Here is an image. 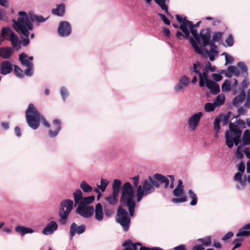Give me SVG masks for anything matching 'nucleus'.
<instances>
[{"mask_svg": "<svg viewBox=\"0 0 250 250\" xmlns=\"http://www.w3.org/2000/svg\"><path fill=\"white\" fill-rule=\"evenodd\" d=\"M237 66L239 68L240 73H242L244 77H247L248 76L247 66L243 62H239L237 63Z\"/></svg>", "mask_w": 250, "mask_h": 250, "instance_id": "72a5a7b5", "label": "nucleus"}, {"mask_svg": "<svg viewBox=\"0 0 250 250\" xmlns=\"http://www.w3.org/2000/svg\"><path fill=\"white\" fill-rule=\"evenodd\" d=\"M225 98L224 96L219 95L217 96L215 101L213 102L216 106H220L224 104Z\"/></svg>", "mask_w": 250, "mask_h": 250, "instance_id": "a19ab883", "label": "nucleus"}, {"mask_svg": "<svg viewBox=\"0 0 250 250\" xmlns=\"http://www.w3.org/2000/svg\"><path fill=\"white\" fill-rule=\"evenodd\" d=\"M13 53L14 51L10 47H3L0 48V57L3 59H9Z\"/></svg>", "mask_w": 250, "mask_h": 250, "instance_id": "412c9836", "label": "nucleus"}, {"mask_svg": "<svg viewBox=\"0 0 250 250\" xmlns=\"http://www.w3.org/2000/svg\"><path fill=\"white\" fill-rule=\"evenodd\" d=\"M188 194L189 197L192 200L190 202V205L191 206L196 205L198 201V198L196 194L191 189L188 190Z\"/></svg>", "mask_w": 250, "mask_h": 250, "instance_id": "e433bc0d", "label": "nucleus"}, {"mask_svg": "<svg viewBox=\"0 0 250 250\" xmlns=\"http://www.w3.org/2000/svg\"><path fill=\"white\" fill-rule=\"evenodd\" d=\"M202 116V113L201 112H199L192 115L189 118L188 124L189 128L191 130H195Z\"/></svg>", "mask_w": 250, "mask_h": 250, "instance_id": "4468645a", "label": "nucleus"}, {"mask_svg": "<svg viewBox=\"0 0 250 250\" xmlns=\"http://www.w3.org/2000/svg\"><path fill=\"white\" fill-rule=\"evenodd\" d=\"M119 194L116 193L114 194L113 192L112 194L108 197L105 198V200L110 205L114 206L117 204L118 202L117 196Z\"/></svg>", "mask_w": 250, "mask_h": 250, "instance_id": "473e14b6", "label": "nucleus"}, {"mask_svg": "<svg viewBox=\"0 0 250 250\" xmlns=\"http://www.w3.org/2000/svg\"><path fill=\"white\" fill-rule=\"evenodd\" d=\"M236 125H237V126H239L240 127L242 128H245L246 127V123L244 121H243L242 119H239L236 120Z\"/></svg>", "mask_w": 250, "mask_h": 250, "instance_id": "bf43d9fd", "label": "nucleus"}, {"mask_svg": "<svg viewBox=\"0 0 250 250\" xmlns=\"http://www.w3.org/2000/svg\"><path fill=\"white\" fill-rule=\"evenodd\" d=\"M201 22V21H199L194 24L192 21H188L186 17H184L183 22L180 26V29L186 34V37L188 38L189 36V31L188 28V26H190L194 28H197L199 26Z\"/></svg>", "mask_w": 250, "mask_h": 250, "instance_id": "9b49d317", "label": "nucleus"}, {"mask_svg": "<svg viewBox=\"0 0 250 250\" xmlns=\"http://www.w3.org/2000/svg\"><path fill=\"white\" fill-rule=\"evenodd\" d=\"M76 212L84 218H88L93 214L94 208L92 206H83L82 204H79Z\"/></svg>", "mask_w": 250, "mask_h": 250, "instance_id": "1a4fd4ad", "label": "nucleus"}, {"mask_svg": "<svg viewBox=\"0 0 250 250\" xmlns=\"http://www.w3.org/2000/svg\"><path fill=\"white\" fill-rule=\"evenodd\" d=\"M19 15L20 17L17 21L15 19L12 20L13 22V27L17 32L21 33L26 37L25 38L22 40L21 42L23 46H27L30 42L28 30H32L33 25L25 12L20 11Z\"/></svg>", "mask_w": 250, "mask_h": 250, "instance_id": "f257e3e1", "label": "nucleus"}, {"mask_svg": "<svg viewBox=\"0 0 250 250\" xmlns=\"http://www.w3.org/2000/svg\"><path fill=\"white\" fill-rule=\"evenodd\" d=\"M189 83V79L184 75L179 80L178 83L175 86L174 90L176 92H179L186 87Z\"/></svg>", "mask_w": 250, "mask_h": 250, "instance_id": "6ab92c4d", "label": "nucleus"}, {"mask_svg": "<svg viewBox=\"0 0 250 250\" xmlns=\"http://www.w3.org/2000/svg\"><path fill=\"white\" fill-rule=\"evenodd\" d=\"M233 236V233L231 231H229L227 233H226L222 238V240L224 241H226L230 238H231Z\"/></svg>", "mask_w": 250, "mask_h": 250, "instance_id": "0e129e2a", "label": "nucleus"}, {"mask_svg": "<svg viewBox=\"0 0 250 250\" xmlns=\"http://www.w3.org/2000/svg\"><path fill=\"white\" fill-rule=\"evenodd\" d=\"M1 36L3 38L10 36L9 40L11 42L12 46L16 48L17 50H19L21 48V41L10 27H3L1 30Z\"/></svg>", "mask_w": 250, "mask_h": 250, "instance_id": "0eeeda50", "label": "nucleus"}, {"mask_svg": "<svg viewBox=\"0 0 250 250\" xmlns=\"http://www.w3.org/2000/svg\"><path fill=\"white\" fill-rule=\"evenodd\" d=\"M73 202L70 199H65L60 203L58 214L60 218L59 222L62 225H65L68 221V216L73 209Z\"/></svg>", "mask_w": 250, "mask_h": 250, "instance_id": "39448f33", "label": "nucleus"}, {"mask_svg": "<svg viewBox=\"0 0 250 250\" xmlns=\"http://www.w3.org/2000/svg\"><path fill=\"white\" fill-rule=\"evenodd\" d=\"M176 37L179 40H182L183 39H186L188 38L186 37V34H183L180 31H178L176 32Z\"/></svg>", "mask_w": 250, "mask_h": 250, "instance_id": "69168bd1", "label": "nucleus"}, {"mask_svg": "<svg viewBox=\"0 0 250 250\" xmlns=\"http://www.w3.org/2000/svg\"><path fill=\"white\" fill-rule=\"evenodd\" d=\"M184 188H176L173 191V194L174 196L179 198H173L172 202L173 203L177 204L179 203L185 202L187 201V197L184 194Z\"/></svg>", "mask_w": 250, "mask_h": 250, "instance_id": "ddd939ff", "label": "nucleus"}, {"mask_svg": "<svg viewBox=\"0 0 250 250\" xmlns=\"http://www.w3.org/2000/svg\"><path fill=\"white\" fill-rule=\"evenodd\" d=\"M216 105L213 103H208L205 104L204 109L206 112H211L214 110Z\"/></svg>", "mask_w": 250, "mask_h": 250, "instance_id": "de8ad7c7", "label": "nucleus"}, {"mask_svg": "<svg viewBox=\"0 0 250 250\" xmlns=\"http://www.w3.org/2000/svg\"><path fill=\"white\" fill-rule=\"evenodd\" d=\"M153 178L158 181L160 183L165 185V188H167L169 184V180L167 178L161 174L156 173L153 175Z\"/></svg>", "mask_w": 250, "mask_h": 250, "instance_id": "b1692460", "label": "nucleus"}, {"mask_svg": "<svg viewBox=\"0 0 250 250\" xmlns=\"http://www.w3.org/2000/svg\"><path fill=\"white\" fill-rule=\"evenodd\" d=\"M158 16L161 18L163 21L167 25L170 23V21L166 17V16L161 13H158Z\"/></svg>", "mask_w": 250, "mask_h": 250, "instance_id": "052dcab7", "label": "nucleus"}, {"mask_svg": "<svg viewBox=\"0 0 250 250\" xmlns=\"http://www.w3.org/2000/svg\"><path fill=\"white\" fill-rule=\"evenodd\" d=\"M201 66V63L199 62H197L196 63H194L193 64V67H189V69L191 72V75H192V73L193 72H194L199 75H200V74H202V73L200 72L199 69H198V67H200Z\"/></svg>", "mask_w": 250, "mask_h": 250, "instance_id": "58836bf2", "label": "nucleus"}, {"mask_svg": "<svg viewBox=\"0 0 250 250\" xmlns=\"http://www.w3.org/2000/svg\"><path fill=\"white\" fill-rule=\"evenodd\" d=\"M231 114V112L229 111L227 113L223 116V118L222 119V124L223 125H225L228 123L229 120L230 118V115Z\"/></svg>", "mask_w": 250, "mask_h": 250, "instance_id": "13d9d810", "label": "nucleus"}, {"mask_svg": "<svg viewBox=\"0 0 250 250\" xmlns=\"http://www.w3.org/2000/svg\"><path fill=\"white\" fill-rule=\"evenodd\" d=\"M95 200L94 196H90L84 197L83 200L80 202L79 204H82L83 206H86L92 203Z\"/></svg>", "mask_w": 250, "mask_h": 250, "instance_id": "ea45409f", "label": "nucleus"}, {"mask_svg": "<svg viewBox=\"0 0 250 250\" xmlns=\"http://www.w3.org/2000/svg\"><path fill=\"white\" fill-rule=\"evenodd\" d=\"M238 169L239 171V172L243 173L245 169V165L243 161H241L238 166Z\"/></svg>", "mask_w": 250, "mask_h": 250, "instance_id": "e2e57ef3", "label": "nucleus"}, {"mask_svg": "<svg viewBox=\"0 0 250 250\" xmlns=\"http://www.w3.org/2000/svg\"><path fill=\"white\" fill-rule=\"evenodd\" d=\"M108 184V181L105 179L102 178L101 180V185H98V188L102 190V191H104Z\"/></svg>", "mask_w": 250, "mask_h": 250, "instance_id": "8fccbe9b", "label": "nucleus"}, {"mask_svg": "<svg viewBox=\"0 0 250 250\" xmlns=\"http://www.w3.org/2000/svg\"><path fill=\"white\" fill-rule=\"evenodd\" d=\"M47 19V18H44L42 16L33 15L31 17L32 21H36L38 22H42L45 21Z\"/></svg>", "mask_w": 250, "mask_h": 250, "instance_id": "09e8293b", "label": "nucleus"}, {"mask_svg": "<svg viewBox=\"0 0 250 250\" xmlns=\"http://www.w3.org/2000/svg\"><path fill=\"white\" fill-rule=\"evenodd\" d=\"M148 181H149L150 184H152V187H156V188L159 187L160 184L159 183V182L158 181L155 180L153 178V177L149 176L148 178Z\"/></svg>", "mask_w": 250, "mask_h": 250, "instance_id": "4d7b16f0", "label": "nucleus"}, {"mask_svg": "<svg viewBox=\"0 0 250 250\" xmlns=\"http://www.w3.org/2000/svg\"><path fill=\"white\" fill-rule=\"evenodd\" d=\"M223 34L224 32H223L218 31L214 32L211 42L215 43L222 41Z\"/></svg>", "mask_w": 250, "mask_h": 250, "instance_id": "f704fd0d", "label": "nucleus"}, {"mask_svg": "<svg viewBox=\"0 0 250 250\" xmlns=\"http://www.w3.org/2000/svg\"><path fill=\"white\" fill-rule=\"evenodd\" d=\"M215 84V83L210 80H207L206 82V86L209 89Z\"/></svg>", "mask_w": 250, "mask_h": 250, "instance_id": "774afa93", "label": "nucleus"}, {"mask_svg": "<svg viewBox=\"0 0 250 250\" xmlns=\"http://www.w3.org/2000/svg\"><path fill=\"white\" fill-rule=\"evenodd\" d=\"M58 32L61 37L68 36L71 33L70 24L66 21H61L58 27Z\"/></svg>", "mask_w": 250, "mask_h": 250, "instance_id": "f8f14e48", "label": "nucleus"}, {"mask_svg": "<svg viewBox=\"0 0 250 250\" xmlns=\"http://www.w3.org/2000/svg\"><path fill=\"white\" fill-rule=\"evenodd\" d=\"M80 187L85 192H88L92 190V187L85 181H83L81 183Z\"/></svg>", "mask_w": 250, "mask_h": 250, "instance_id": "37998d69", "label": "nucleus"}, {"mask_svg": "<svg viewBox=\"0 0 250 250\" xmlns=\"http://www.w3.org/2000/svg\"><path fill=\"white\" fill-rule=\"evenodd\" d=\"M155 2L158 4L161 8L165 10L167 13H168V7L166 4V0H154Z\"/></svg>", "mask_w": 250, "mask_h": 250, "instance_id": "79ce46f5", "label": "nucleus"}, {"mask_svg": "<svg viewBox=\"0 0 250 250\" xmlns=\"http://www.w3.org/2000/svg\"><path fill=\"white\" fill-rule=\"evenodd\" d=\"M236 236L238 237L250 236V223L245 225L240 229Z\"/></svg>", "mask_w": 250, "mask_h": 250, "instance_id": "393cba45", "label": "nucleus"}, {"mask_svg": "<svg viewBox=\"0 0 250 250\" xmlns=\"http://www.w3.org/2000/svg\"><path fill=\"white\" fill-rule=\"evenodd\" d=\"M225 42L228 46H232L234 42L233 36L229 34Z\"/></svg>", "mask_w": 250, "mask_h": 250, "instance_id": "603ef678", "label": "nucleus"}, {"mask_svg": "<svg viewBox=\"0 0 250 250\" xmlns=\"http://www.w3.org/2000/svg\"><path fill=\"white\" fill-rule=\"evenodd\" d=\"M58 225L54 221H51L43 229L42 233L45 235L50 234L57 229Z\"/></svg>", "mask_w": 250, "mask_h": 250, "instance_id": "aec40b11", "label": "nucleus"}, {"mask_svg": "<svg viewBox=\"0 0 250 250\" xmlns=\"http://www.w3.org/2000/svg\"><path fill=\"white\" fill-rule=\"evenodd\" d=\"M221 122V119L219 118H216L214 122V129L217 132H219L220 129V123Z\"/></svg>", "mask_w": 250, "mask_h": 250, "instance_id": "864d4df0", "label": "nucleus"}, {"mask_svg": "<svg viewBox=\"0 0 250 250\" xmlns=\"http://www.w3.org/2000/svg\"><path fill=\"white\" fill-rule=\"evenodd\" d=\"M228 73L226 76L228 77H230L233 74L236 77H238L240 74L239 70L235 66L230 65L228 67Z\"/></svg>", "mask_w": 250, "mask_h": 250, "instance_id": "2f4dec72", "label": "nucleus"}, {"mask_svg": "<svg viewBox=\"0 0 250 250\" xmlns=\"http://www.w3.org/2000/svg\"><path fill=\"white\" fill-rule=\"evenodd\" d=\"M33 66L26 67V69L24 70V74L27 76H31L33 74L32 69Z\"/></svg>", "mask_w": 250, "mask_h": 250, "instance_id": "680f3d73", "label": "nucleus"}, {"mask_svg": "<svg viewBox=\"0 0 250 250\" xmlns=\"http://www.w3.org/2000/svg\"><path fill=\"white\" fill-rule=\"evenodd\" d=\"M197 242L203 247H208L211 245V237L210 236H208L205 237L199 238L197 240Z\"/></svg>", "mask_w": 250, "mask_h": 250, "instance_id": "cd10ccee", "label": "nucleus"}, {"mask_svg": "<svg viewBox=\"0 0 250 250\" xmlns=\"http://www.w3.org/2000/svg\"><path fill=\"white\" fill-rule=\"evenodd\" d=\"M241 141L243 146H248L250 145V130L246 129L244 131L242 137Z\"/></svg>", "mask_w": 250, "mask_h": 250, "instance_id": "c756f323", "label": "nucleus"}, {"mask_svg": "<svg viewBox=\"0 0 250 250\" xmlns=\"http://www.w3.org/2000/svg\"><path fill=\"white\" fill-rule=\"evenodd\" d=\"M210 32V29L209 28L206 30L202 29L200 31V39H202L203 47L207 46L211 42Z\"/></svg>", "mask_w": 250, "mask_h": 250, "instance_id": "dca6fc26", "label": "nucleus"}, {"mask_svg": "<svg viewBox=\"0 0 250 250\" xmlns=\"http://www.w3.org/2000/svg\"><path fill=\"white\" fill-rule=\"evenodd\" d=\"M245 98L246 92L244 89H242L240 94L233 99V104L235 106H238L239 104L242 103L245 99Z\"/></svg>", "mask_w": 250, "mask_h": 250, "instance_id": "bb28decb", "label": "nucleus"}, {"mask_svg": "<svg viewBox=\"0 0 250 250\" xmlns=\"http://www.w3.org/2000/svg\"><path fill=\"white\" fill-rule=\"evenodd\" d=\"M121 186V182L120 180L115 179L113 181V183L112 184V192H113L114 194L116 193L119 194Z\"/></svg>", "mask_w": 250, "mask_h": 250, "instance_id": "c9c22d12", "label": "nucleus"}, {"mask_svg": "<svg viewBox=\"0 0 250 250\" xmlns=\"http://www.w3.org/2000/svg\"><path fill=\"white\" fill-rule=\"evenodd\" d=\"M25 117L28 125L33 129H37L40 126V122L47 127H49V123L46 121L44 117L37 110L33 104H30L25 112Z\"/></svg>", "mask_w": 250, "mask_h": 250, "instance_id": "7ed1b4c3", "label": "nucleus"}, {"mask_svg": "<svg viewBox=\"0 0 250 250\" xmlns=\"http://www.w3.org/2000/svg\"><path fill=\"white\" fill-rule=\"evenodd\" d=\"M189 28V32L191 33L192 35L194 37V40L192 38H190L189 39L190 42L192 45V46L194 48L195 51L198 54H201L202 53V51L201 49L197 45L196 42H197L199 44H200V33L198 34L197 31L196 29H195L194 28L191 27L190 26H188Z\"/></svg>", "mask_w": 250, "mask_h": 250, "instance_id": "9d476101", "label": "nucleus"}, {"mask_svg": "<svg viewBox=\"0 0 250 250\" xmlns=\"http://www.w3.org/2000/svg\"><path fill=\"white\" fill-rule=\"evenodd\" d=\"M242 133L237 125L231 122L229 124V130L225 133L226 144L228 147L232 148L234 144L238 146L240 143Z\"/></svg>", "mask_w": 250, "mask_h": 250, "instance_id": "20e7f679", "label": "nucleus"}, {"mask_svg": "<svg viewBox=\"0 0 250 250\" xmlns=\"http://www.w3.org/2000/svg\"><path fill=\"white\" fill-rule=\"evenodd\" d=\"M208 45H209L210 47V49L208 51L209 52L214 54H217L218 53V51L217 50V46L215 44V43L211 42Z\"/></svg>", "mask_w": 250, "mask_h": 250, "instance_id": "3c124183", "label": "nucleus"}, {"mask_svg": "<svg viewBox=\"0 0 250 250\" xmlns=\"http://www.w3.org/2000/svg\"><path fill=\"white\" fill-rule=\"evenodd\" d=\"M154 190L152 184L147 180L144 181L142 186H139L137 191V200L140 202L144 195H146Z\"/></svg>", "mask_w": 250, "mask_h": 250, "instance_id": "6e6552de", "label": "nucleus"}, {"mask_svg": "<svg viewBox=\"0 0 250 250\" xmlns=\"http://www.w3.org/2000/svg\"><path fill=\"white\" fill-rule=\"evenodd\" d=\"M13 65L9 61H5L0 63V73L6 75L11 73L13 71Z\"/></svg>", "mask_w": 250, "mask_h": 250, "instance_id": "a211bd4d", "label": "nucleus"}, {"mask_svg": "<svg viewBox=\"0 0 250 250\" xmlns=\"http://www.w3.org/2000/svg\"><path fill=\"white\" fill-rule=\"evenodd\" d=\"M28 57L27 55L24 53H22L19 55V60L21 63L23 65H25L26 67H29L30 66H33V63L30 62L27 59Z\"/></svg>", "mask_w": 250, "mask_h": 250, "instance_id": "7c9ffc66", "label": "nucleus"}, {"mask_svg": "<svg viewBox=\"0 0 250 250\" xmlns=\"http://www.w3.org/2000/svg\"><path fill=\"white\" fill-rule=\"evenodd\" d=\"M242 179V173L241 172H237L235 173L234 176V180L239 182Z\"/></svg>", "mask_w": 250, "mask_h": 250, "instance_id": "338daca9", "label": "nucleus"}, {"mask_svg": "<svg viewBox=\"0 0 250 250\" xmlns=\"http://www.w3.org/2000/svg\"><path fill=\"white\" fill-rule=\"evenodd\" d=\"M73 196L75 202V205H76L77 204H79L80 203L79 201L83 200V193L82 191L79 189H77L75 192L73 193Z\"/></svg>", "mask_w": 250, "mask_h": 250, "instance_id": "4c0bfd02", "label": "nucleus"}, {"mask_svg": "<svg viewBox=\"0 0 250 250\" xmlns=\"http://www.w3.org/2000/svg\"><path fill=\"white\" fill-rule=\"evenodd\" d=\"M51 11L54 15L62 17L65 13V5L63 4H58L56 8L52 9Z\"/></svg>", "mask_w": 250, "mask_h": 250, "instance_id": "a878e982", "label": "nucleus"}, {"mask_svg": "<svg viewBox=\"0 0 250 250\" xmlns=\"http://www.w3.org/2000/svg\"><path fill=\"white\" fill-rule=\"evenodd\" d=\"M141 246L140 243H133L130 240L125 241L122 244L124 247L123 250H138L137 246Z\"/></svg>", "mask_w": 250, "mask_h": 250, "instance_id": "4be33fe9", "label": "nucleus"}, {"mask_svg": "<svg viewBox=\"0 0 250 250\" xmlns=\"http://www.w3.org/2000/svg\"><path fill=\"white\" fill-rule=\"evenodd\" d=\"M134 191L129 182L125 183L121 189V196L120 200L121 205L127 207L131 216L134 215L135 202L134 200Z\"/></svg>", "mask_w": 250, "mask_h": 250, "instance_id": "f03ea898", "label": "nucleus"}, {"mask_svg": "<svg viewBox=\"0 0 250 250\" xmlns=\"http://www.w3.org/2000/svg\"><path fill=\"white\" fill-rule=\"evenodd\" d=\"M222 90L223 91H229L231 89L230 82L229 80H225L222 85Z\"/></svg>", "mask_w": 250, "mask_h": 250, "instance_id": "49530a36", "label": "nucleus"}, {"mask_svg": "<svg viewBox=\"0 0 250 250\" xmlns=\"http://www.w3.org/2000/svg\"><path fill=\"white\" fill-rule=\"evenodd\" d=\"M85 225L83 224L81 226H77L75 222L72 223L70 226L69 231L71 239L73 238L76 233L81 234L83 233L85 230Z\"/></svg>", "mask_w": 250, "mask_h": 250, "instance_id": "2eb2a0df", "label": "nucleus"}, {"mask_svg": "<svg viewBox=\"0 0 250 250\" xmlns=\"http://www.w3.org/2000/svg\"><path fill=\"white\" fill-rule=\"evenodd\" d=\"M14 72L15 75L19 78H21L23 77V70L18 66L14 65Z\"/></svg>", "mask_w": 250, "mask_h": 250, "instance_id": "a18cd8bd", "label": "nucleus"}, {"mask_svg": "<svg viewBox=\"0 0 250 250\" xmlns=\"http://www.w3.org/2000/svg\"><path fill=\"white\" fill-rule=\"evenodd\" d=\"M104 213L103 207L100 203L96 205L95 208V218L99 221H101L103 219Z\"/></svg>", "mask_w": 250, "mask_h": 250, "instance_id": "c85d7f7f", "label": "nucleus"}, {"mask_svg": "<svg viewBox=\"0 0 250 250\" xmlns=\"http://www.w3.org/2000/svg\"><path fill=\"white\" fill-rule=\"evenodd\" d=\"M250 84V83L249 82L247 77H245V79L241 83L242 87L240 88V90L241 91L242 89H244L245 90V88L248 87Z\"/></svg>", "mask_w": 250, "mask_h": 250, "instance_id": "6e6d98bb", "label": "nucleus"}, {"mask_svg": "<svg viewBox=\"0 0 250 250\" xmlns=\"http://www.w3.org/2000/svg\"><path fill=\"white\" fill-rule=\"evenodd\" d=\"M52 128L49 131V135L50 137H56L62 128L61 122L58 119H55L52 123Z\"/></svg>", "mask_w": 250, "mask_h": 250, "instance_id": "f3484780", "label": "nucleus"}, {"mask_svg": "<svg viewBox=\"0 0 250 250\" xmlns=\"http://www.w3.org/2000/svg\"><path fill=\"white\" fill-rule=\"evenodd\" d=\"M210 90L212 94L214 95L217 94L220 92L219 84L215 83V84L211 87Z\"/></svg>", "mask_w": 250, "mask_h": 250, "instance_id": "5fc2aeb1", "label": "nucleus"}, {"mask_svg": "<svg viewBox=\"0 0 250 250\" xmlns=\"http://www.w3.org/2000/svg\"><path fill=\"white\" fill-rule=\"evenodd\" d=\"M117 222L123 227L125 231H128L130 223V218L127 211L121 207H119L117 212Z\"/></svg>", "mask_w": 250, "mask_h": 250, "instance_id": "423d86ee", "label": "nucleus"}, {"mask_svg": "<svg viewBox=\"0 0 250 250\" xmlns=\"http://www.w3.org/2000/svg\"><path fill=\"white\" fill-rule=\"evenodd\" d=\"M15 231L20 234L21 236H24L27 233H32L34 232L31 228H27L24 226L18 225L15 227Z\"/></svg>", "mask_w": 250, "mask_h": 250, "instance_id": "5701e85b", "label": "nucleus"}, {"mask_svg": "<svg viewBox=\"0 0 250 250\" xmlns=\"http://www.w3.org/2000/svg\"><path fill=\"white\" fill-rule=\"evenodd\" d=\"M243 240L244 239L240 237L234 239L232 241V243L234 244V246L232 249V250H235L237 248L240 247L242 246V242Z\"/></svg>", "mask_w": 250, "mask_h": 250, "instance_id": "c03bdc74", "label": "nucleus"}]
</instances>
